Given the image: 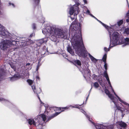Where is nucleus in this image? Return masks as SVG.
<instances>
[{
	"mask_svg": "<svg viewBox=\"0 0 129 129\" xmlns=\"http://www.w3.org/2000/svg\"><path fill=\"white\" fill-rule=\"evenodd\" d=\"M72 35L71 37V42L76 53L79 56L85 58L88 53L91 61L96 62L97 60L90 53H88L83 43L81 33H69V35Z\"/></svg>",
	"mask_w": 129,
	"mask_h": 129,
	"instance_id": "1",
	"label": "nucleus"
},
{
	"mask_svg": "<svg viewBox=\"0 0 129 129\" xmlns=\"http://www.w3.org/2000/svg\"><path fill=\"white\" fill-rule=\"evenodd\" d=\"M110 39V45L113 47L118 44H121L123 42L122 40V34L119 33H109Z\"/></svg>",
	"mask_w": 129,
	"mask_h": 129,
	"instance_id": "2",
	"label": "nucleus"
},
{
	"mask_svg": "<svg viewBox=\"0 0 129 129\" xmlns=\"http://www.w3.org/2000/svg\"><path fill=\"white\" fill-rule=\"evenodd\" d=\"M46 119V116L44 114H41L37 116V118L35 119H29L27 120V122L30 125L32 124L36 126L37 123H39V124H42V123L45 122Z\"/></svg>",
	"mask_w": 129,
	"mask_h": 129,
	"instance_id": "3",
	"label": "nucleus"
},
{
	"mask_svg": "<svg viewBox=\"0 0 129 129\" xmlns=\"http://www.w3.org/2000/svg\"><path fill=\"white\" fill-rule=\"evenodd\" d=\"M68 30L66 28L63 29L56 28L52 26L50 27H46L42 30V32H67Z\"/></svg>",
	"mask_w": 129,
	"mask_h": 129,
	"instance_id": "4",
	"label": "nucleus"
},
{
	"mask_svg": "<svg viewBox=\"0 0 129 129\" xmlns=\"http://www.w3.org/2000/svg\"><path fill=\"white\" fill-rule=\"evenodd\" d=\"M16 43L15 41L14 40H3L0 43V48L2 50H6L8 48H9L11 45H14Z\"/></svg>",
	"mask_w": 129,
	"mask_h": 129,
	"instance_id": "5",
	"label": "nucleus"
},
{
	"mask_svg": "<svg viewBox=\"0 0 129 129\" xmlns=\"http://www.w3.org/2000/svg\"><path fill=\"white\" fill-rule=\"evenodd\" d=\"M75 32H81L82 30L81 27L80 25H71L70 26L69 31V32H71L74 31Z\"/></svg>",
	"mask_w": 129,
	"mask_h": 129,
	"instance_id": "6",
	"label": "nucleus"
},
{
	"mask_svg": "<svg viewBox=\"0 0 129 129\" xmlns=\"http://www.w3.org/2000/svg\"><path fill=\"white\" fill-rule=\"evenodd\" d=\"M79 11V8L76 7L75 5H74L70 8L69 12L71 15H72L74 13L75 15H77Z\"/></svg>",
	"mask_w": 129,
	"mask_h": 129,
	"instance_id": "7",
	"label": "nucleus"
},
{
	"mask_svg": "<svg viewBox=\"0 0 129 129\" xmlns=\"http://www.w3.org/2000/svg\"><path fill=\"white\" fill-rule=\"evenodd\" d=\"M126 35L127 37H129V33H123L122 35V40L123 42L122 44L124 43V45L125 46L129 45V39L128 38H126L125 36Z\"/></svg>",
	"mask_w": 129,
	"mask_h": 129,
	"instance_id": "8",
	"label": "nucleus"
},
{
	"mask_svg": "<svg viewBox=\"0 0 129 129\" xmlns=\"http://www.w3.org/2000/svg\"><path fill=\"white\" fill-rule=\"evenodd\" d=\"M69 107L57 108V109L58 110H59L61 111L59 112H56L54 114L52 115L50 117L49 120L51 119L54 117L56 116L59 114L61 112L64 111L65 110L68 109H69Z\"/></svg>",
	"mask_w": 129,
	"mask_h": 129,
	"instance_id": "9",
	"label": "nucleus"
},
{
	"mask_svg": "<svg viewBox=\"0 0 129 129\" xmlns=\"http://www.w3.org/2000/svg\"><path fill=\"white\" fill-rule=\"evenodd\" d=\"M122 28L118 26L117 25L115 24L114 25H111L110 26V32L111 31L112 32H117V31H120L122 30Z\"/></svg>",
	"mask_w": 129,
	"mask_h": 129,
	"instance_id": "10",
	"label": "nucleus"
},
{
	"mask_svg": "<svg viewBox=\"0 0 129 129\" xmlns=\"http://www.w3.org/2000/svg\"><path fill=\"white\" fill-rule=\"evenodd\" d=\"M109 86H110L111 87V89L112 90L111 91L114 93V94L115 95L116 97L119 100V101L121 102V104H124L128 105V106H129V104L128 103H127L124 101H123V100H122L121 99L118 97L117 95L116 94V93H115V92H114V91L112 88V87L111 86V83L109 84Z\"/></svg>",
	"mask_w": 129,
	"mask_h": 129,
	"instance_id": "11",
	"label": "nucleus"
},
{
	"mask_svg": "<svg viewBox=\"0 0 129 129\" xmlns=\"http://www.w3.org/2000/svg\"><path fill=\"white\" fill-rule=\"evenodd\" d=\"M96 129H107V127L102 124H95L93 122H91Z\"/></svg>",
	"mask_w": 129,
	"mask_h": 129,
	"instance_id": "12",
	"label": "nucleus"
},
{
	"mask_svg": "<svg viewBox=\"0 0 129 129\" xmlns=\"http://www.w3.org/2000/svg\"><path fill=\"white\" fill-rule=\"evenodd\" d=\"M78 68L83 74V76L85 79H86L85 75L90 73V71L87 67L85 69H84L82 71L81 69L79 68Z\"/></svg>",
	"mask_w": 129,
	"mask_h": 129,
	"instance_id": "13",
	"label": "nucleus"
},
{
	"mask_svg": "<svg viewBox=\"0 0 129 129\" xmlns=\"http://www.w3.org/2000/svg\"><path fill=\"white\" fill-rule=\"evenodd\" d=\"M63 33H54L55 34L57 35L56 36V37L54 35H52L51 36L52 38H53V40L54 41H55L56 40L57 37L58 36V37L59 38H62L64 36V35L63 34Z\"/></svg>",
	"mask_w": 129,
	"mask_h": 129,
	"instance_id": "14",
	"label": "nucleus"
},
{
	"mask_svg": "<svg viewBox=\"0 0 129 129\" xmlns=\"http://www.w3.org/2000/svg\"><path fill=\"white\" fill-rule=\"evenodd\" d=\"M27 81L28 83L31 86V87H32V88L33 89V91H34V93H36L37 94L38 93V92H37L35 86L34 85L31 86V85L33 83V81L30 80L28 79L27 80Z\"/></svg>",
	"mask_w": 129,
	"mask_h": 129,
	"instance_id": "15",
	"label": "nucleus"
},
{
	"mask_svg": "<svg viewBox=\"0 0 129 129\" xmlns=\"http://www.w3.org/2000/svg\"><path fill=\"white\" fill-rule=\"evenodd\" d=\"M40 1V0H33L32 6L34 10H35L36 7L38 8L39 4Z\"/></svg>",
	"mask_w": 129,
	"mask_h": 129,
	"instance_id": "16",
	"label": "nucleus"
},
{
	"mask_svg": "<svg viewBox=\"0 0 129 129\" xmlns=\"http://www.w3.org/2000/svg\"><path fill=\"white\" fill-rule=\"evenodd\" d=\"M105 93L108 95V97L112 101L116 98L115 97H114L112 94H110L109 91L107 89H105Z\"/></svg>",
	"mask_w": 129,
	"mask_h": 129,
	"instance_id": "17",
	"label": "nucleus"
},
{
	"mask_svg": "<svg viewBox=\"0 0 129 129\" xmlns=\"http://www.w3.org/2000/svg\"><path fill=\"white\" fill-rule=\"evenodd\" d=\"M47 40V38H44L39 40L37 43L38 45L40 46L43 43H46Z\"/></svg>",
	"mask_w": 129,
	"mask_h": 129,
	"instance_id": "18",
	"label": "nucleus"
},
{
	"mask_svg": "<svg viewBox=\"0 0 129 129\" xmlns=\"http://www.w3.org/2000/svg\"><path fill=\"white\" fill-rule=\"evenodd\" d=\"M112 101L114 103L115 106L116 107L117 109L119 110H120L121 111H122V110H121V108L118 105L117 100V99L116 98L113 100Z\"/></svg>",
	"mask_w": 129,
	"mask_h": 129,
	"instance_id": "19",
	"label": "nucleus"
},
{
	"mask_svg": "<svg viewBox=\"0 0 129 129\" xmlns=\"http://www.w3.org/2000/svg\"><path fill=\"white\" fill-rule=\"evenodd\" d=\"M117 124L122 127H125L126 126V123L122 121L118 122Z\"/></svg>",
	"mask_w": 129,
	"mask_h": 129,
	"instance_id": "20",
	"label": "nucleus"
},
{
	"mask_svg": "<svg viewBox=\"0 0 129 129\" xmlns=\"http://www.w3.org/2000/svg\"><path fill=\"white\" fill-rule=\"evenodd\" d=\"M67 50L70 54H71V55H74L75 54L74 52L70 47L68 46L67 48Z\"/></svg>",
	"mask_w": 129,
	"mask_h": 129,
	"instance_id": "21",
	"label": "nucleus"
},
{
	"mask_svg": "<svg viewBox=\"0 0 129 129\" xmlns=\"http://www.w3.org/2000/svg\"><path fill=\"white\" fill-rule=\"evenodd\" d=\"M80 111H81L82 113H83L84 115L86 117L88 118V120L90 122H91V119L90 118V116L88 115H87L86 114V112L84 111L83 110H80Z\"/></svg>",
	"mask_w": 129,
	"mask_h": 129,
	"instance_id": "22",
	"label": "nucleus"
},
{
	"mask_svg": "<svg viewBox=\"0 0 129 129\" xmlns=\"http://www.w3.org/2000/svg\"><path fill=\"white\" fill-rule=\"evenodd\" d=\"M37 96H38L39 99V100L41 102V105H43V106H44V107H45V110L47 111V108L48 107V105H44V104L42 102V101L41 100L40 98H39L38 95V94H37Z\"/></svg>",
	"mask_w": 129,
	"mask_h": 129,
	"instance_id": "23",
	"label": "nucleus"
},
{
	"mask_svg": "<svg viewBox=\"0 0 129 129\" xmlns=\"http://www.w3.org/2000/svg\"><path fill=\"white\" fill-rule=\"evenodd\" d=\"M47 52V48L46 47V46H44L43 47L42 51L41 52L42 54H44Z\"/></svg>",
	"mask_w": 129,
	"mask_h": 129,
	"instance_id": "24",
	"label": "nucleus"
},
{
	"mask_svg": "<svg viewBox=\"0 0 129 129\" xmlns=\"http://www.w3.org/2000/svg\"><path fill=\"white\" fill-rule=\"evenodd\" d=\"M123 20L122 19L121 20L118 21L117 23H116V25H117L118 26L120 27V26L123 24Z\"/></svg>",
	"mask_w": 129,
	"mask_h": 129,
	"instance_id": "25",
	"label": "nucleus"
},
{
	"mask_svg": "<svg viewBox=\"0 0 129 129\" xmlns=\"http://www.w3.org/2000/svg\"><path fill=\"white\" fill-rule=\"evenodd\" d=\"M102 25L109 32H110V27L109 26L104 23Z\"/></svg>",
	"mask_w": 129,
	"mask_h": 129,
	"instance_id": "26",
	"label": "nucleus"
},
{
	"mask_svg": "<svg viewBox=\"0 0 129 129\" xmlns=\"http://www.w3.org/2000/svg\"><path fill=\"white\" fill-rule=\"evenodd\" d=\"M104 76L106 78V79L109 78L108 74L107 73V71H105L104 72Z\"/></svg>",
	"mask_w": 129,
	"mask_h": 129,
	"instance_id": "27",
	"label": "nucleus"
},
{
	"mask_svg": "<svg viewBox=\"0 0 129 129\" xmlns=\"http://www.w3.org/2000/svg\"><path fill=\"white\" fill-rule=\"evenodd\" d=\"M75 63L77 65L80 66L81 65V63L80 61L79 60H76L74 61Z\"/></svg>",
	"mask_w": 129,
	"mask_h": 129,
	"instance_id": "28",
	"label": "nucleus"
},
{
	"mask_svg": "<svg viewBox=\"0 0 129 129\" xmlns=\"http://www.w3.org/2000/svg\"><path fill=\"white\" fill-rule=\"evenodd\" d=\"M19 75H15L14 77H12L11 79V80L12 81L15 80L16 78L18 77Z\"/></svg>",
	"mask_w": 129,
	"mask_h": 129,
	"instance_id": "29",
	"label": "nucleus"
},
{
	"mask_svg": "<svg viewBox=\"0 0 129 129\" xmlns=\"http://www.w3.org/2000/svg\"><path fill=\"white\" fill-rule=\"evenodd\" d=\"M107 58V54L105 53L103 56L102 59L104 62H106V60Z\"/></svg>",
	"mask_w": 129,
	"mask_h": 129,
	"instance_id": "30",
	"label": "nucleus"
},
{
	"mask_svg": "<svg viewBox=\"0 0 129 129\" xmlns=\"http://www.w3.org/2000/svg\"><path fill=\"white\" fill-rule=\"evenodd\" d=\"M26 67L27 68L28 70H30L31 69V67L30 65V63H27L26 65Z\"/></svg>",
	"mask_w": 129,
	"mask_h": 129,
	"instance_id": "31",
	"label": "nucleus"
},
{
	"mask_svg": "<svg viewBox=\"0 0 129 129\" xmlns=\"http://www.w3.org/2000/svg\"><path fill=\"white\" fill-rule=\"evenodd\" d=\"M5 33H0V35H2V37L3 38H6L8 37L7 35L5 34Z\"/></svg>",
	"mask_w": 129,
	"mask_h": 129,
	"instance_id": "32",
	"label": "nucleus"
},
{
	"mask_svg": "<svg viewBox=\"0 0 129 129\" xmlns=\"http://www.w3.org/2000/svg\"><path fill=\"white\" fill-rule=\"evenodd\" d=\"M93 86L95 88H97L99 86V84L98 83L95 82L93 83Z\"/></svg>",
	"mask_w": 129,
	"mask_h": 129,
	"instance_id": "33",
	"label": "nucleus"
},
{
	"mask_svg": "<svg viewBox=\"0 0 129 129\" xmlns=\"http://www.w3.org/2000/svg\"><path fill=\"white\" fill-rule=\"evenodd\" d=\"M32 27L34 30H35L37 28L36 24L35 23H33L32 25Z\"/></svg>",
	"mask_w": 129,
	"mask_h": 129,
	"instance_id": "34",
	"label": "nucleus"
},
{
	"mask_svg": "<svg viewBox=\"0 0 129 129\" xmlns=\"http://www.w3.org/2000/svg\"><path fill=\"white\" fill-rule=\"evenodd\" d=\"M40 60L39 61V62H38V64L37 66V69H36V70L37 71L38 70L39 67L41 65V64L40 63Z\"/></svg>",
	"mask_w": 129,
	"mask_h": 129,
	"instance_id": "35",
	"label": "nucleus"
},
{
	"mask_svg": "<svg viewBox=\"0 0 129 129\" xmlns=\"http://www.w3.org/2000/svg\"><path fill=\"white\" fill-rule=\"evenodd\" d=\"M80 105H76L74 106H72V108H79L80 109H81L80 108L81 107H79V106H80ZM72 106H71L70 105L69 106V107Z\"/></svg>",
	"mask_w": 129,
	"mask_h": 129,
	"instance_id": "36",
	"label": "nucleus"
},
{
	"mask_svg": "<svg viewBox=\"0 0 129 129\" xmlns=\"http://www.w3.org/2000/svg\"><path fill=\"white\" fill-rule=\"evenodd\" d=\"M104 67L105 68V71H107V63H106V62H104Z\"/></svg>",
	"mask_w": 129,
	"mask_h": 129,
	"instance_id": "37",
	"label": "nucleus"
},
{
	"mask_svg": "<svg viewBox=\"0 0 129 129\" xmlns=\"http://www.w3.org/2000/svg\"><path fill=\"white\" fill-rule=\"evenodd\" d=\"M77 23V21L75 19V21L72 22L71 25H78L77 24H76Z\"/></svg>",
	"mask_w": 129,
	"mask_h": 129,
	"instance_id": "38",
	"label": "nucleus"
},
{
	"mask_svg": "<svg viewBox=\"0 0 129 129\" xmlns=\"http://www.w3.org/2000/svg\"><path fill=\"white\" fill-rule=\"evenodd\" d=\"M124 32H129V28L127 27L125 28Z\"/></svg>",
	"mask_w": 129,
	"mask_h": 129,
	"instance_id": "39",
	"label": "nucleus"
},
{
	"mask_svg": "<svg viewBox=\"0 0 129 129\" xmlns=\"http://www.w3.org/2000/svg\"><path fill=\"white\" fill-rule=\"evenodd\" d=\"M76 16V15H75L74 14L73 16H70L72 20H73L75 18Z\"/></svg>",
	"mask_w": 129,
	"mask_h": 129,
	"instance_id": "40",
	"label": "nucleus"
},
{
	"mask_svg": "<svg viewBox=\"0 0 129 129\" xmlns=\"http://www.w3.org/2000/svg\"><path fill=\"white\" fill-rule=\"evenodd\" d=\"M0 101H5L8 102V101L7 100L2 98H0Z\"/></svg>",
	"mask_w": 129,
	"mask_h": 129,
	"instance_id": "41",
	"label": "nucleus"
},
{
	"mask_svg": "<svg viewBox=\"0 0 129 129\" xmlns=\"http://www.w3.org/2000/svg\"><path fill=\"white\" fill-rule=\"evenodd\" d=\"M9 6H10L11 5H12L13 7H15V5L13 3H9Z\"/></svg>",
	"mask_w": 129,
	"mask_h": 129,
	"instance_id": "42",
	"label": "nucleus"
},
{
	"mask_svg": "<svg viewBox=\"0 0 129 129\" xmlns=\"http://www.w3.org/2000/svg\"><path fill=\"white\" fill-rule=\"evenodd\" d=\"M62 55L63 57L65 58H66V57L67 56V55L65 53H63Z\"/></svg>",
	"mask_w": 129,
	"mask_h": 129,
	"instance_id": "43",
	"label": "nucleus"
},
{
	"mask_svg": "<svg viewBox=\"0 0 129 129\" xmlns=\"http://www.w3.org/2000/svg\"><path fill=\"white\" fill-rule=\"evenodd\" d=\"M79 5H80V4L79 3H76V5H75L76 7H77L78 8H79L78 6H79Z\"/></svg>",
	"mask_w": 129,
	"mask_h": 129,
	"instance_id": "44",
	"label": "nucleus"
},
{
	"mask_svg": "<svg viewBox=\"0 0 129 129\" xmlns=\"http://www.w3.org/2000/svg\"><path fill=\"white\" fill-rule=\"evenodd\" d=\"M47 121H48V120H46H46H45V122H44V123H42V124H41V125H42V126H43L44 125H43L44 123H45Z\"/></svg>",
	"mask_w": 129,
	"mask_h": 129,
	"instance_id": "45",
	"label": "nucleus"
},
{
	"mask_svg": "<svg viewBox=\"0 0 129 129\" xmlns=\"http://www.w3.org/2000/svg\"><path fill=\"white\" fill-rule=\"evenodd\" d=\"M106 80H107V81L108 82V83L109 84L111 83L110 81V80H109V78H108V79H106Z\"/></svg>",
	"mask_w": 129,
	"mask_h": 129,
	"instance_id": "46",
	"label": "nucleus"
},
{
	"mask_svg": "<svg viewBox=\"0 0 129 129\" xmlns=\"http://www.w3.org/2000/svg\"><path fill=\"white\" fill-rule=\"evenodd\" d=\"M104 50L105 51L107 52V49L106 47H104Z\"/></svg>",
	"mask_w": 129,
	"mask_h": 129,
	"instance_id": "47",
	"label": "nucleus"
},
{
	"mask_svg": "<svg viewBox=\"0 0 129 129\" xmlns=\"http://www.w3.org/2000/svg\"><path fill=\"white\" fill-rule=\"evenodd\" d=\"M100 84L103 87V88H106V87H105V84H101V83H100Z\"/></svg>",
	"mask_w": 129,
	"mask_h": 129,
	"instance_id": "48",
	"label": "nucleus"
},
{
	"mask_svg": "<svg viewBox=\"0 0 129 129\" xmlns=\"http://www.w3.org/2000/svg\"><path fill=\"white\" fill-rule=\"evenodd\" d=\"M112 47H110V45L109 47V48L108 49H107V51H109L110 48H112Z\"/></svg>",
	"mask_w": 129,
	"mask_h": 129,
	"instance_id": "49",
	"label": "nucleus"
},
{
	"mask_svg": "<svg viewBox=\"0 0 129 129\" xmlns=\"http://www.w3.org/2000/svg\"><path fill=\"white\" fill-rule=\"evenodd\" d=\"M91 16H92V17H93L94 18H95L97 20H98V19L96 18L94 16H93V15H92V14H91Z\"/></svg>",
	"mask_w": 129,
	"mask_h": 129,
	"instance_id": "50",
	"label": "nucleus"
},
{
	"mask_svg": "<svg viewBox=\"0 0 129 129\" xmlns=\"http://www.w3.org/2000/svg\"><path fill=\"white\" fill-rule=\"evenodd\" d=\"M102 25L104 23L102 22L101 21H100L99 20H97Z\"/></svg>",
	"mask_w": 129,
	"mask_h": 129,
	"instance_id": "51",
	"label": "nucleus"
},
{
	"mask_svg": "<svg viewBox=\"0 0 129 129\" xmlns=\"http://www.w3.org/2000/svg\"><path fill=\"white\" fill-rule=\"evenodd\" d=\"M85 4H87V2L86 0H83Z\"/></svg>",
	"mask_w": 129,
	"mask_h": 129,
	"instance_id": "52",
	"label": "nucleus"
},
{
	"mask_svg": "<svg viewBox=\"0 0 129 129\" xmlns=\"http://www.w3.org/2000/svg\"><path fill=\"white\" fill-rule=\"evenodd\" d=\"M86 12L87 13H90V12L88 10H87Z\"/></svg>",
	"mask_w": 129,
	"mask_h": 129,
	"instance_id": "53",
	"label": "nucleus"
},
{
	"mask_svg": "<svg viewBox=\"0 0 129 129\" xmlns=\"http://www.w3.org/2000/svg\"><path fill=\"white\" fill-rule=\"evenodd\" d=\"M34 35V34H33V33L31 34L30 35V37H32L33 35Z\"/></svg>",
	"mask_w": 129,
	"mask_h": 129,
	"instance_id": "54",
	"label": "nucleus"
},
{
	"mask_svg": "<svg viewBox=\"0 0 129 129\" xmlns=\"http://www.w3.org/2000/svg\"><path fill=\"white\" fill-rule=\"evenodd\" d=\"M11 68L14 70V69H15L14 66H12L11 65Z\"/></svg>",
	"mask_w": 129,
	"mask_h": 129,
	"instance_id": "55",
	"label": "nucleus"
},
{
	"mask_svg": "<svg viewBox=\"0 0 129 129\" xmlns=\"http://www.w3.org/2000/svg\"><path fill=\"white\" fill-rule=\"evenodd\" d=\"M126 21L127 22H129V19H127L126 20Z\"/></svg>",
	"mask_w": 129,
	"mask_h": 129,
	"instance_id": "56",
	"label": "nucleus"
},
{
	"mask_svg": "<svg viewBox=\"0 0 129 129\" xmlns=\"http://www.w3.org/2000/svg\"><path fill=\"white\" fill-rule=\"evenodd\" d=\"M89 95V94H88V96L86 98V101H87L88 99V96Z\"/></svg>",
	"mask_w": 129,
	"mask_h": 129,
	"instance_id": "57",
	"label": "nucleus"
},
{
	"mask_svg": "<svg viewBox=\"0 0 129 129\" xmlns=\"http://www.w3.org/2000/svg\"><path fill=\"white\" fill-rule=\"evenodd\" d=\"M36 78L37 79H38V80H39V77L38 76H37L36 77Z\"/></svg>",
	"mask_w": 129,
	"mask_h": 129,
	"instance_id": "58",
	"label": "nucleus"
},
{
	"mask_svg": "<svg viewBox=\"0 0 129 129\" xmlns=\"http://www.w3.org/2000/svg\"><path fill=\"white\" fill-rule=\"evenodd\" d=\"M93 76H94V77H97V76L96 75H95V74H94L93 75Z\"/></svg>",
	"mask_w": 129,
	"mask_h": 129,
	"instance_id": "59",
	"label": "nucleus"
},
{
	"mask_svg": "<svg viewBox=\"0 0 129 129\" xmlns=\"http://www.w3.org/2000/svg\"><path fill=\"white\" fill-rule=\"evenodd\" d=\"M8 34H9V33H7Z\"/></svg>",
	"mask_w": 129,
	"mask_h": 129,
	"instance_id": "60",
	"label": "nucleus"
},
{
	"mask_svg": "<svg viewBox=\"0 0 129 129\" xmlns=\"http://www.w3.org/2000/svg\"><path fill=\"white\" fill-rule=\"evenodd\" d=\"M91 89H92V88H91V89H90V90H91Z\"/></svg>",
	"mask_w": 129,
	"mask_h": 129,
	"instance_id": "61",
	"label": "nucleus"
}]
</instances>
